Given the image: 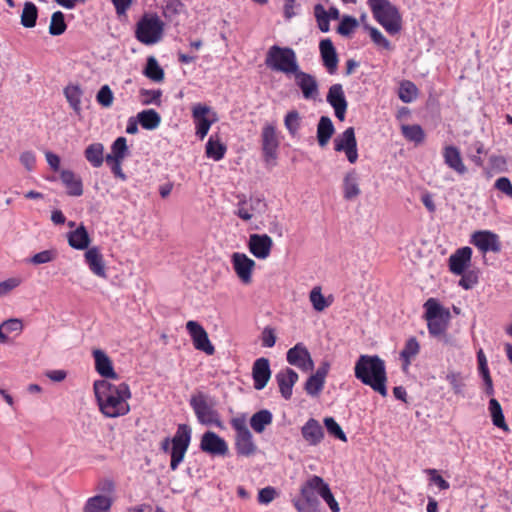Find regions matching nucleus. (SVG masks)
<instances>
[{
  "mask_svg": "<svg viewBox=\"0 0 512 512\" xmlns=\"http://www.w3.org/2000/svg\"><path fill=\"white\" fill-rule=\"evenodd\" d=\"M93 389L99 409L104 416L116 418L129 413L128 399L131 398V391L127 383L115 385L107 380H97L93 384Z\"/></svg>",
  "mask_w": 512,
  "mask_h": 512,
  "instance_id": "f257e3e1",
  "label": "nucleus"
},
{
  "mask_svg": "<svg viewBox=\"0 0 512 512\" xmlns=\"http://www.w3.org/2000/svg\"><path fill=\"white\" fill-rule=\"evenodd\" d=\"M354 375L382 397L387 396L386 365L378 355H360L354 366Z\"/></svg>",
  "mask_w": 512,
  "mask_h": 512,
  "instance_id": "f03ea898",
  "label": "nucleus"
},
{
  "mask_svg": "<svg viewBox=\"0 0 512 512\" xmlns=\"http://www.w3.org/2000/svg\"><path fill=\"white\" fill-rule=\"evenodd\" d=\"M373 17L390 35L398 34L402 29V17L398 8L389 0L367 1Z\"/></svg>",
  "mask_w": 512,
  "mask_h": 512,
  "instance_id": "7ed1b4c3",
  "label": "nucleus"
},
{
  "mask_svg": "<svg viewBox=\"0 0 512 512\" xmlns=\"http://www.w3.org/2000/svg\"><path fill=\"white\" fill-rule=\"evenodd\" d=\"M265 64L275 71H280L287 75L294 74L299 69L295 51L290 47H280L273 45L269 48Z\"/></svg>",
  "mask_w": 512,
  "mask_h": 512,
  "instance_id": "20e7f679",
  "label": "nucleus"
},
{
  "mask_svg": "<svg viewBox=\"0 0 512 512\" xmlns=\"http://www.w3.org/2000/svg\"><path fill=\"white\" fill-rule=\"evenodd\" d=\"M324 480L320 476H311L301 487L300 497L293 499V505L298 512H318V499Z\"/></svg>",
  "mask_w": 512,
  "mask_h": 512,
  "instance_id": "39448f33",
  "label": "nucleus"
},
{
  "mask_svg": "<svg viewBox=\"0 0 512 512\" xmlns=\"http://www.w3.org/2000/svg\"><path fill=\"white\" fill-rule=\"evenodd\" d=\"M189 404L193 409L198 422L202 425H214L223 428V423L217 410L214 409L213 403L209 401L208 396L202 392L192 395Z\"/></svg>",
  "mask_w": 512,
  "mask_h": 512,
  "instance_id": "423d86ee",
  "label": "nucleus"
},
{
  "mask_svg": "<svg viewBox=\"0 0 512 512\" xmlns=\"http://www.w3.org/2000/svg\"><path fill=\"white\" fill-rule=\"evenodd\" d=\"M163 28L164 23L157 15H145L136 25V39L145 45L155 44L161 39Z\"/></svg>",
  "mask_w": 512,
  "mask_h": 512,
  "instance_id": "0eeeda50",
  "label": "nucleus"
},
{
  "mask_svg": "<svg viewBox=\"0 0 512 512\" xmlns=\"http://www.w3.org/2000/svg\"><path fill=\"white\" fill-rule=\"evenodd\" d=\"M231 426L236 432L235 449L237 454L245 457L254 455L257 451V445L253 440L252 433L246 425L245 417L232 418Z\"/></svg>",
  "mask_w": 512,
  "mask_h": 512,
  "instance_id": "6e6552de",
  "label": "nucleus"
},
{
  "mask_svg": "<svg viewBox=\"0 0 512 512\" xmlns=\"http://www.w3.org/2000/svg\"><path fill=\"white\" fill-rule=\"evenodd\" d=\"M191 427L187 424H179L175 435L171 439L172 447L170 450L171 461L170 468L175 471L183 461L185 454L191 442Z\"/></svg>",
  "mask_w": 512,
  "mask_h": 512,
  "instance_id": "1a4fd4ad",
  "label": "nucleus"
},
{
  "mask_svg": "<svg viewBox=\"0 0 512 512\" xmlns=\"http://www.w3.org/2000/svg\"><path fill=\"white\" fill-rule=\"evenodd\" d=\"M280 142L273 124H266L261 132V149L263 161L267 167L276 165Z\"/></svg>",
  "mask_w": 512,
  "mask_h": 512,
  "instance_id": "9d476101",
  "label": "nucleus"
},
{
  "mask_svg": "<svg viewBox=\"0 0 512 512\" xmlns=\"http://www.w3.org/2000/svg\"><path fill=\"white\" fill-rule=\"evenodd\" d=\"M267 210V203L261 195L243 196L236 205L234 214L243 221H250L254 216L262 215Z\"/></svg>",
  "mask_w": 512,
  "mask_h": 512,
  "instance_id": "9b49d317",
  "label": "nucleus"
},
{
  "mask_svg": "<svg viewBox=\"0 0 512 512\" xmlns=\"http://www.w3.org/2000/svg\"><path fill=\"white\" fill-rule=\"evenodd\" d=\"M334 149L337 152H344L350 163H355L358 159L357 141L355 130L348 127L334 139Z\"/></svg>",
  "mask_w": 512,
  "mask_h": 512,
  "instance_id": "f8f14e48",
  "label": "nucleus"
},
{
  "mask_svg": "<svg viewBox=\"0 0 512 512\" xmlns=\"http://www.w3.org/2000/svg\"><path fill=\"white\" fill-rule=\"evenodd\" d=\"M470 242L482 253H499L502 247L498 234L490 230L475 231L471 236Z\"/></svg>",
  "mask_w": 512,
  "mask_h": 512,
  "instance_id": "ddd939ff",
  "label": "nucleus"
},
{
  "mask_svg": "<svg viewBox=\"0 0 512 512\" xmlns=\"http://www.w3.org/2000/svg\"><path fill=\"white\" fill-rule=\"evenodd\" d=\"M186 329L192 338L193 345L197 350L213 355L215 348L209 340L205 329L196 321L190 320L186 323Z\"/></svg>",
  "mask_w": 512,
  "mask_h": 512,
  "instance_id": "4468645a",
  "label": "nucleus"
},
{
  "mask_svg": "<svg viewBox=\"0 0 512 512\" xmlns=\"http://www.w3.org/2000/svg\"><path fill=\"white\" fill-rule=\"evenodd\" d=\"M293 75L304 99L316 100L319 97V85L315 76L300 70V68Z\"/></svg>",
  "mask_w": 512,
  "mask_h": 512,
  "instance_id": "2eb2a0df",
  "label": "nucleus"
},
{
  "mask_svg": "<svg viewBox=\"0 0 512 512\" xmlns=\"http://www.w3.org/2000/svg\"><path fill=\"white\" fill-rule=\"evenodd\" d=\"M286 359L290 365L296 366L303 371L312 370L314 366L311 355L303 343H297L294 347L290 348L287 351Z\"/></svg>",
  "mask_w": 512,
  "mask_h": 512,
  "instance_id": "dca6fc26",
  "label": "nucleus"
},
{
  "mask_svg": "<svg viewBox=\"0 0 512 512\" xmlns=\"http://www.w3.org/2000/svg\"><path fill=\"white\" fill-rule=\"evenodd\" d=\"M326 100L333 107L335 116L340 121H343L345 119L348 103L342 85L337 83L330 86Z\"/></svg>",
  "mask_w": 512,
  "mask_h": 512,
  "instance_id": "f3484780",
  "label": "nucleus"
},
{
  "mask_svg": "<svg viewBox=\"0 0 512 512\" xmlns=\"http://www.w3.org/2000/svg\"><path fill=\"white\" fill-rule=\"evenodd\" d=\"M200 449L211 455L223 456L228 452V445L226 441L215 432L207 431L201 437Z\"/></svg>",
  "mask_w": 512,
  "mask_h": 512,
  "instance_id": "a211bd4d",
  "label": "nucleus"
},
{
  "mask_svg": "<svg viewBox=\"0 0 512 512\" xmlns=\"http://www.w3.org/2000/svg\"><path fill=\"white\" fill-rule=\"evenodd\" d=\"M231 262L235 273L241 281L245 284L250 283L255 261L244 253L235 252L231 256Z\"/></svg>",
  "mask_w": 512,
  "mask_h": 512,
  "instance_id": "6ab92c4d",
  "label": "nucleus"
},
{
  "mask_svg": "<svg viewBox=\"0 0 512 512\" xmlns=\"http://www.w3.org/2000/svg\"><path fill=\"white\" fill-rule=\"evenodd\" d=\"M472 249L468 246L457 249L448 259V266L451 273L463 274L470 266Z\"/></svg>",
  "mask_w": 512,
  "mask_h": 512,
  "instance_id": "aec40b11",
  "label": "nucleus"
},
{
  "mask_svg": "<svg viewBox=\"0 0 512 512\" xmlns=\"http://www.w3.org/2000/svg\"><path fill=\"white\" fill-rule=\"evenodd\" d=\"M272 246L273 241L267 234H251L249 237V251L258 259H266Z\"/></svg>",
  "mask_w": 512,
  "mask_h": 512,
  "instance_id": "412c9836",
  "label": "nucleus"
},
{
  "mask_svg": "<svg viewBox=\"0 0 512 512\" xmlns=\"http://www.w3.org/2000/svg\"><path fill=\"white\" fill-rule=\"evenodd\" d=\"M301 435L308 445L318 446L323 441L325 433L318 420L309 418L301 427Z\"/></svg>",
  "mask_w": 512,
  "mask_h": 512,
  "instance_id": "4be33fe9",
  "label": "nucleus"
},
{
  "mask_svg": "<svg viewBox=\"0 0 512 512\" xmlns=\"http://www.w3.org/2000/svg\"><path fill=\"white\" fill-rule=\"evenodd\" d=\"M319 50L324 67L329 74H335L339 59L331 39H322L319 44Z\"/></svg>",
  "mask_w": 512,
  "mask_h": 512,
  "instance_id": "5701e85b",
  "label": "nucleus"
},
{
  "mask_svg": "<svg viewBox=\"0 0 512 512\" xmlns=\"http://www.w3.org/2000/svg\"><path fill=\"white\" fill-rule=\"evenodd\" d=\"M252 377L254 381V388L256 390L264 389L271 377L270 363L267 358L261 357L254 361Z\"/></svg>",
  "mask_w": 512,
  "mask_h": 512,
  "instance_id": "b1692460",
  "label": "nucleus"
},
{
  "mask_svg": "<svg viewBox=\"0 0 512 512\" xmlns=\"http://www.w3.org/2000/svg\"><path fill=\"white\" fill-rule=\"evenodd\" d=\"M298 374L291 368H285L275 375L282 397L289 400L292 396V389L298 381Z\"/></svg>",
  "mask_w": 512,
  "mask_h": 512,
  "instance_id": "393cba45",
  "label": "nucleus"
},
{
  "mask_svg": "<svg viewBox=\"0 0 512 512\" xmlns=\"http://www.w3.org/2000/svg\"><path fill=\"white\" fill-rule=\"evenodd\" d=\"M84 258L85 263L94 275L101 278L107 277L103 255L98 247L93 246L88 248L84 254Z\"/></svg>",
  "mask_w": 512,
  "mask_h": 512,
  "instance_id": "a878e982",
  "label": "nucleus"
},
{
  "mask_svg": "<svg viewBox=\"0 0 512 512\" xmlns=\"http://www.w3.org/2000/svg\"><path fill=\"white\" fill-rule=\"evenodd\" d=\"M210 108L206 105L197 104L192 109V116L196 126V135L202 140L208 134L212 125L206 115L209 113Z\"/></svg>",
  "mask_w": 512,
  "mask_h": 512,
  "instance_id": "bb28decb",
  "label": "nucleus"
},
{
  "mask_svg": "<svg viewBox=\"0 0 512 512\" xmlns=\"http://www.w3.org/2000/svg\"><path fill=\"white\" fill-rule=\"evenodd\" d=\"M93 357L95 360V369L102 377L115 380L119 378L114 371L112 361L105 352L100 349H95L93 351Z\"/></svg>",
  "mask_w": 512,
  "mask_h": 512,
  "instance_id": "cd10ccee",
  "label": "nucleus"
},
{
  "mask_svg": "<svg viewBox=\"0 0 512 512\" xmlns=\"http://www.w3.org/2000/svg\"><path fill=\"white\" fill-rule=\"evenodd\" d=\"M60 179L69 196L79 197L83 194L82 179L71 170H62Z\"/></svg>",
  "mask_w": 512,
  "mask_h": 512,
  "instance_id": "c85d7f7f",
  "label": "nucleus"
},
{
  "mask_svg": "<svg viewBox=\"0 0 512 512\" xmlns=\"http://www.w3.org/2000/svg\"><path fill=\"white\" fill-rule=\"evenodd\" d=\"M443 158L444 163L456 173L463 175L467 172V167L464 165L457 147L453 145L444 147Z\"/></svg>",
  "mask_w": 512,
  "mask_h": 512,
  "instance_id": "c756f323",
  "label": "nucleus"
},
{
  "mask_svg": "<svg viewBox=\"0 0 512 512\" xmlns=\"http://www.w3.org/2000/svg\"><path fill=\"white\" fill-rule=\"evenodd\" d=\"M113 505V498L109 495H95L89 497L84 506L83 512H110Z\"/></svg>",
  "mask_w": 512,
  "mask_h": 512,
  "instance_id": "7c9ffc66",
  "label": "nucleus"
},
{
  "mask_svg": "<svg viewBox=\"0 0 512 512\" xmlns=\"http://www.w3.org/2000/svg\"><path fill=\"white\" fill-rule=\"evenodd\" d=\"M69 245L76 250H85L89 248L91 239L83 225H80L74 231L67 234Z\"/></svg>",
  "mask_w": 512,
  "mask_h": 512,
  "instance_id": "2f4dec72",
  "label": "nucleus"
},
{
  "mask_svg": "<svg viewBox=\"0 0 512 512\" xmlns=\"http://www.w3.org/2000/svg\"><path fill=\"white\" fill-rule=\"evenodd\" d=\"M359 177L355 170H351L343 179V197L346 200H352L361 193L358 183Z\"/></svg>",
  "mask_w": 512,
  "mask_h": 512,
  "instance_id": "473e14b6",
  "label": "nucleus"
},
{
  "mask_svg": "<svg viewBox=\"0 0 512 512\" xmlns=\"http://www.w3.org/2000/svg\"><path fill=\"white\" fill-rule=\"evenodd\" d=\"M420 352V344L416 337H409L403 349L400 352V360L402 361L403 368H408L412 360L419 354Z\"/></svg>",
  "mask_w": 512,
  "mask_h": 512,
  "instance_id": "72a5a7b5",
  "label": "nucleus"
},
{
  "mask_svg": "<svg viewBox=\"0 0 512 512\" xmlns=\"http://www.w3.org/2000/svg\"><path fill=\"white\" fill-rule=\"evenodd\" d=\"M335 128L332 120L328 116H321L317 124V141L321 147H325L332 135Z\"/></svg>",
  "mask_w": 512,
  "mask_h": 512,
  "instance_id": "f704fd0d",
  "label": "nucleus"
},
{
  "mask_svg": "<svg viewBox=\"0 0 512 512\" xmlns=\"http://www.w3.org/2000/svg\"><path fill=\"white\" fill-rule=\"evenodd\" d=\"M477 360L479 365V374L481 375L484 384H485V393L488 396H492L494 394L493 381L490 376V371L487 364L486 356L482 349L477 352Z\"/></svg>",
  "mask_w": 512,
  "mask_h": 512,
  "instance_id": "c9c22d12",
  "label": "nucleus"
},
{
  "mask_svg": "<svg viewBox=\"0 0 512 512\" xmlns=\"http://www.w3.org/2000/svg\"><path fill=\"white\" fill-rule=\"evenodd\" d=\"M137 120L143 129L154 130L160 125L161 116L154 109H146L137 114Z\"/></svg>",
  "mask_w": 512,
  "mask_h": 512,
  "instance_id": "e433bc0d",
  "label": "nucleus"
},
{
  "mask_svg": "<svg viewBox=\"0 0 512 512\" xmlns=\"http://www.w3.org/2000/svg\"><path fill=\"white\" fill-rule=\"evenodd\" d=\"M450 316L436 318L427 321L428 332L431 336L439 339H443L445 343L448 342L446 330L448 327V321Z\"/></svg>",
  "mask_w": 512,
  "mask_h": 512,
  "instance_id": "4c0bfd02",
  "label": "nucleus"
},
{
  "mask_svg": "<svg viewBox=\"0 0 512 512\" xmlns=\"http://www.w3.org/2000/svg\"><path fill=\"white\" fill-rule=\"evenodd\" d=\"M273 421L271 411L262 409L252 415L250 418V426L256 433H262L266 426L270 425Z\"/></svg>",
  "mask_w": 512,
  "mask_h": 512,
  "instance_id": "58836bf2",
  "label": "nucleus"
},
{
  "mask_svg": "<svg viewBox=\"0 0 512 512\" xmlns=\"http://www.w3.org/2000/svg\"><path fill=\"white\" fill-rule=\"evenodd\" d=\"M482 154H487V150L485 149L482 141L474 140L468 144L466 155L468 159L479 168L483 167L484 165V161L481 157Z\"/></svg>",
  "mask_w": 512,
  "mask_h": 512,
  "instance_id": "ea45409f",
  "label": "nucleus"
},
{
  "mask_svg": "<svg viewBox=\"0 0 512 512\" xmlns=\"http://www.w3.org/2000/svg\"><path fill=\"white\" fill-rule=\"evenodd\" d=\"M64 95L76 114L81 113V98L83 91L79 85H68L64 88Z\"/></svg>",
  "mask_w": 512,
  "mask_h": 512,
  "instance_id": "a19ab883",
  "label": "nucleus"
},
{
  "mask_svg": "<svg viewBox=\"0 0 512 512\" xmlns=\"http://www.w3.org/2000/svg\"><path fill=\"white\" fill-rule=\"evenodd\" d=\"M104 146L101 143H93L84 151L86 160L95 168L100 167L104 161Z\"/></svg>",
  "mask_w": 512,
  "mask_h": 512,
  "instance_id": "79ce46f5",
  "label": "nucleus"
},
{
  "mask_svg": "<svg viewBox=\"0 0 512 512\" xmlns=\"http://www.w3.org/2000/svg\"><path fill=\"white\" fill-rule=\"evenodd\" d=\"M401 132L407 141L413 142L416 145L421 144L425 139V132L418 124H403L401 125Z\"/></svg>",
  "mask_w": 512,
  "mask_h": 512,
  "instance_id": "37998d69",
  "label": "nucleus"
},
{
  "mask_svg": "<svg viewBox=\"0 0 512 512\" xmlns=\"http://www.w3.org/2000/svg\"><path fill=\"white\" fill-rule=\"evenodd\" d=\"M425 319L433 320L436 318H441L445 316H450V313L448 310L444 309L443 306L439 304V302L434 298H429L425 304Z\"/></svg>",
  "mask_w": 512,
  "mask_h": 512,
  "instance_id": "c03bdc74",
  "label": "nucleus"
},
{
  "mask_svg": "<svg viewBox=\"0 0 512 512\" xmlns=\"http://www.w3.org/2000/svg\"><path fill=\"white\" fill-rule=\"evenodd\" d=\"M226 146L219 139H214L213 136L209 138L206 143V156L214 161H220L224 158L226 153Z\"/></svg>",
  "mask_w": 512,
  "mask_h": 512,
  "instance_id": "a18cd8bd",
  "label": "nucleus"
},
{
  "mask_svg": "<svg viewBox=\"0 0 512 512\" xmlns=\"http://www.w3.org/2000/svg\"><path fill=\"white\" fill-rule=\"evenodd\" d=\"M488 409H489V412L491 415L493 425L507 431L508 427L505 422V417H504V414L502 411V407H501L500 403L498 402V400L495 398H491L489 401Z\"/></svg>",
  "mask_w": 512,
  "mask_h": 512,
  "instance_id": "49530a36",
  "label": "nucleus"
},
{
  "mask_svg": "<svg viewBox=\"0 0 512 512\" xmlns=\"http://www.w3.org/2000/svg\"><path fill=\"white\" fill-rule=\"evenodd\" d=\"M398 96L402 102L411 103L418 96V88L412 81L403 80L399 86Z\"/></svg>",
  "mask_w": 512,
  "mask_h": 512,
  "instance_id": "de8ad7c7",
  "label": "nucleus"
},
{
  "mask_svg": "<svg viewBox=\"0 0 512 512\" xmlns=\"http://www.w3.org/2000/svg\"><path fill=\"white\" fill-rule=\"evenodd\" d=\"M143 73L147 78L154 82H161L164 80V71L153 56L147 59Z\"/></svg>",
  "mask_w": 512,
  "mask_h": 512,
  "instance_id": "09e8293b",
  "label": "nucleus"
},
{
  "mask_svg": "<svg viewBox=\"0 0 512 512\" xmlns=\"http://www.w3.org/2000/svg\"><path fill=\"white\" fill-rule=\"evenodd\" d=\"M310 302L317 312H322L324 309L332 304V298L326 299L321 291L320 286H315L309 294Z\"/></svg>",
  "mask_w": 512,
  "mask_h": 512,
  "instance_id": "8fccbe9b",
  "label": "nucleus"
},
{
  "mask_svg": "<svg viewBox=\"0 0 512 512\" xmlns=\"http://www.w3.org/2000/svg\"><path fill=\"white\" fill-rule=\"evenodd\" d=\"M38 9L32 2H26L21 14V24L25 28H33L36 25Z\"/></svg>",
  "mask_w": 512,
  "mask_h": 512,
  "instance_id": "3c124183",
  "label": "nucleus"
},
{
  "mask_svg": "<svg viewBox=\"0 0 512 512\" xmlns=\"http://www.w3.org/2000/svg\"><path fill=\"white\" fill-rule=\"evenodd\" d=\"M67 29L65 23L64 14L61 11H56L51 16V22L49 26V33L52 36H59L63 34Z\"/></svg>",
  "mask_w": 512,
  "mask_h": 512,
  "instance_id": "603ef678",
  "label": "nucleus"
},
{
  "mask_svg": "<svg viewBox=\"0 0 512 512\" xmlns=\"http://www.w3.org/2000/svg\"><path fill=\"white\" fill-rule=\"evenodd\" d=\"M314 15L321 32H328L330 30V16L325 10L323 5L317 4L314 7Z\"/></svg>",
  "mask_w": 512,
  "mask_h": 512,
  "instance_id": "864d4df0",
  "label": "nucleus"
},
{
  "mask_svg": "<svg viewBox=\"0 0 512 512\" xmlns=\"http://www.w3.org/2000/svg\"><path fill=\"white\" fill-rule=\"evenodd\" d=\"M323 423L329 435L343 442H347L346 434L333 417H325Z\"/></svg>",
  "mask_w": 512,
  "mask_h": 512,
  "instance_id": "5fc2aeb1",
  "label": "nucleus"
},
{
  "mask_svg": "<svg viewBox=\"0 0 512 512\" xmlns=\"http://www.w3.org/2000/svg\"><path fill=\"white\" fill-rule=\"evenodd\" d=\"M301 118L297 110L289 111L284 118V125L288 132L294 136L300 129Z\"/></svg>",
  "mask_w": 512,
  "mask_h": 512,
  "instance_id": "6e6d98bb",
  "label": "nucleus"
},
{
  "mask_svg": "<svg viewBox=\"0 0 512 512\" xmlns=\"http://www.w3.org/2000/svg\"><path fill=\"white\" fill-rule=\"evenodd\" d=\"M140 96H141V103L143 105H150V104H154L156 106L161 105L162 91L160 89H155V90L141 89Z\"/></svg>",
  "mask_w": 512,
  "mask_h": 512,
  "instance_id": "4d7b16f0",
  "label": "nucleus"
},
{
  "mask_svg": "<svg viewBox=\"0 0 512 512\" xmlns=\"http://www.w3.org/2000/svg\"><path fill=\"white\" fill-rule=\"evenodd\" d=\"M57 258V251L54 249L44 250L33 255L29 262L34 265H40L54 261Z\"/></svg>",
  "mask_w": 512,
  "mask_h": 512,
  "instance_id": "13d9d810",
  "label": "nucleus"
},
{
  "mask_svg": "<svg viewBox=\"0 0 512 512\" xmlns=\"http://www.w3.org/2000/svg\"><path fill=\"white\" fill-rule=\"evenodd\" d=\"M319 496L327 503L332 512H339L340 507L338 502L335 500L330 487L327 483H323L321 491H319Z\"/></svg>",
  "mask_w": 512,
  "mask_h": 512,
  "instance_id": "bf43d9fd",
  "label": "nucleus"
},
{
  "mask_svg": "<svg viewBox=\"0 0 512 512\" xmlns=\"http://www.w3.org/2000/svg\"><path fill=\"white\" fill-rule=\"evenodd\" d=\"M358 26V21L352 16H344L337 28V32L343 36H349Z\"/></svg>",
  "mask_w": 512,
  "mask_h": 512,
  "instance_id": "052dcab7",
  "label": "nucleus"
},
{
  "mask_svg": "<svg viewBox=\"0 0 512 512\" xmlns=\"http://www.w3.org/2000/svg\"><path fill=\"white\" fill-rule=\"evenodd\" d=\"M113 100L114 95L111 88L108 85H103L96 95V101L103 107H110Z\"/></svg>",
  "mask_w": 512,
  "mask_h": 512,
  "instance_id": "680f3d73",
  "label": "nucleus"
},
{
  "mask_svg": "<svg viewBox=\"0 0 512 512\" xmlns=\"http://www.w3.org/2000/svg\"><path fill=\"white\" fill-rule=\"evenodd\" d=\"M324 388V383L316 378L314 375H311L304 386L306 393L310 396H318L320 392Z\"/></svg>",
  "mask_w": 512,
  "mask_h": 512,
  "instance_id": "e2e57ef3",
  "label": "nucleus"
},
{
  "mask_svg": "<svg viewBox=\"0 0 512 512\" xmlns=\"http://www.w3.org/2000/svg\"><path fill=\"white\" fill-rule=\"evenodd\" d=\"M461 275L459 285L465 290L472 289L478 283V272L474 270H466Z\"/></svg>",
  "mask_w": 512,
  "mask_h": 512,
  "instance_id": "0e129e2a",
  "label": "nucleus"
},
{
  "mask_svg": "<svg viewBox=\"0 0 512 512\" xmlns=\"http://www.w3.org/2000/svg\"><path fill=\"white\" fill-rule=\"evenodd\" d=\"M372 41L386 50H392L390 41L375 27H368Z\"/></svg>",
  "mask_w": 512,
  "mask_h": 512,
  "instance_id": "69168bd1",
  "label": "nucleus"
},
{
  "mask_svg": "<svg viewBox=\"0 0 512 512\" xmlns=\"http://www.w3.org/2000/svg\"><path fill=\"white\" fill-rule=\"evenodd\" d=\"M425 473L429 476V481L432 484H435L440 490H448L450 488V484L447 480H445L436 469H426Z\"/></svg>",
  "mask_w": 512,
  "mask_h": 512,
  "instance_id": "338daca9",
  "label": "nucleus"
},
{
  "mask_svg": "<svg viewBox=\"0 0 512 512\" xmlns=\"http://www.w3.org/2000/svg\"><path fill=\"white\" fill-rule=\"evenodd\" d=\"M111 152L118 158L124 160L128 155L127 140L125 137H118L111 145Z\"/></svg>",
  "mask_w": 512,
  "mask_h": 512,
  "instance_id": "774afa93",
  "label": "nucleus"
}]
</instances>
